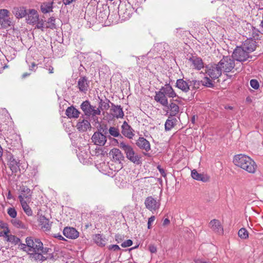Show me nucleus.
<instances>
[{
	"label": "nucleus",
	"mask_w": 263,
	"mask_h": 263,
	"mask_svg": "<svg viewBox=\"0 0 263 263\" xmlns=\"http://www.w3.org/2000/svg\"><path fill=\"white\" fill-rule=\"evenodd\" d=\"M119 140V142H118L119 146L124 152L126 158L134 164H141L142 163L141 156L137 154L130 145L123 141Z\"/></svg>",
	"instance_id": "obj_2"
},
{
	"label": "nucleus",
	"mask_w": 263,
	"mask_h": 263,
	"mask_svg": "<svg viewBox=\"0 0 263 263\" xmlns=\"http://www.w3.org/2000/svg\"><path fill=\"white\" fill-rule=\"evenodd\" d=\"M63 232L65 237L72 239L77 238L79 235V233L76 229L72 227L65 228Z\"/></svg>",
	"instance_id": "obj_18"
},
{
	"label": "nucleus",
	"mask_w": 263,
	"mask_h": 263,
	"mask_svg": "<svg viewBox=\"0 0 263 263\" xmlns=\"http://www.w3.org/2000/svg\"><path fill=\"white\" fill-rule=\"evenodd\" d=\"M238 236L241 239H247L249 237L248 232L245 228H241L238 232Z\"/></svg>",
	"instance_id": "obj_39"
},
{
	"label": "nucleus",
	"mask_w": 263,
	"mask_h": 263,
	"mask_svg": "<svg viewBox=\"0 0 263 263\" xmlns=\"http://www.w3.org/2000/svg\"><path fill=\"white\" fill-rule=\"evenodd\" d=\"M0 24L5 28L13 25V18L10 17V12L7 9H0Z\"/></svg>",
	"instance_id": "obj_5"
},
{
	"label": "nucleus",
	"mask_w": 263,
	"mask_h": 263,
	"mask_svg": "<svg viewBox=\"0 0 263 263\" xmlns=\"http://www.w3.org/2000/svg\"><path fill=\"white\" fill-rule=\"evenodd\" d=\"M51 6L50 4L49 5H42L41 7V9L42 10V12L44 13H46L49 12L51 10Z\"/></svg>",
	"instance_id": "obj_47"
},
{
	"label": "nucleus",
	"mask_w": 263,
	"mask_h": 263,
	"mask_svg": "<svg viewBox=\"0 0 263 263\" xmlns=\"http://www.w3.org/2000/svg\"><path fill=\"white\" fill-rule=\"evenodd\" d=\"M205 72L213 80L218 79L222 73L218 64L208 65L205 68Z\"/></svg>",
	"instance_id": "obj_9"
},
{
	"label": "nucleus",
	"mask_w": 263,
	"mask_h": 263,
	"mask_svg": "<svg viewBox=\"0 0 263 263\" xmlns=\"http://www.w3.org/2000/svg\"><path fill=\"white\" fill-rule=\"evenodd\" d=\"M250 85L253 88L255 89H257L259 87V83L258 81L254 79L251 80L250 81Z\"/></svg>",
	"instance_id": "obj_48"
},
{
	"label": "nucleus",
	"mask_w": 263,
	"mask_h": 263,
	"mask_svg": "<svg viewBox=\"0 0 263 263\" xmlns=\"http://www.w3.org/2000/svg\"><path fill=\"white\" fill-rule=\"evenodd\" d=\"M91 140L95 144L103 146L106 142V135L102 134L101 132H95L92 136Z\"/></svg>",
	"instance_id": "obj_13"
},
{
	"label": "nucleus",
	"mask_w": 263,
	"mask_h": 263,
	"mask_svg": "<svg viewBox=\"0 0 263 263\" xmlns=\"http://www.w3.org/2000/svg\"><path fill=\"white\" fill-rule=\"evenodd\" d=\"M20 195L18 196L20 201L27 200L30 201L32 192L26 186L22 185L20 186Z\"/></svg>",
	"instance_id": "obj_12"
},
{
	"label": "nucleus",
	"mask_w": 263,
	"mask_h": 263,
	"mask_svg": "<svg viewBox=\"0 0 263 263\" xmlns=\"http://www.w3.org/2000/svg\"><path fill=\"white\" fill-rule=\"evenodd\" d=\"M93 240L100 247L105 246L106 242V238L103 237L102 235L99 234L95 235L93 237Z\"/></svg>",
	"instance_id": "obj_33"
},
{
	"label": "nucleus",
	"mask_w": 263,
	"mask_h": 263,
	"mask_svg": "<svg viewBox=\"0 0 263 263\" xmlns=\"http://www.w3.org/2000/svg\"><path fill=\"white\" fill-rule=\"evenodd\" d=\"M108 132L109 134L115 137H119L121 139L120 140L122 141V139H123V137L120 134L117 128L114 127H110L108 129ZM119 139L117 140L115 139V140L118 143L119 142Z\"/></svg>",
	"instance_id": "obj_35"
},
{
	"label": "nucleus",
	"mask_w": 263,
	"mask_h": 263,
	"mask_svg": "<svg viewBox=\"0 0 263 263\" xmlns=\"http://www.w3.org/2000/svg\"><path fill=\"white\" fill-rule=\"evenodd\" d=\"M35 24H36V27L37 28L42 29L43 28V26H44V22H43V20H40L39 18L38 22H37Z\"/></svg>",
	"instance_id": "obj_52"
},
{
	"label": "nucleus",
	"mask_w": 263,
	"mask_h": 263,
	"mask_svg": "<svg viewBox=\"0 0 263 263\" xmlns=\"http://www.w3.org/2000/svg\"><path fill=\"white\" fill-rule=\"evenodd\" d=\"M158 169L159 170L161 175L163 177H165L166 175V174L165 173L164 170L163 168H161L160 166H158Z\"/></svg>",
	"instance_id": "obj_59"
},
{
	"label": "nucleus",
	"mask_w": 263,
	"mask_h": 263,
	"mask_svg": "<svg viewBox=\"0 0 263 263\" xmlns=\"http://www.w3.org/2000/svg\"><path fill=\"white\" fill-rule=\"evenodd\" d=\"M8 214L13 218L16 217L17 215V212L14 208H9L7 210Z\"/></svg>",
	"instance_id": "obj_45"
},
{
	"label": "nucleus",
	"mask_w": 263,
	"mask_h": 263,
	"mask_svg": "<svg viewBox=\"0 0 263 263\" xmlns=\"http://www.w3.org/2000/svg\"><path fill=\"white\" fill-rule=\"evenodd\" d=\"M190 87L193 86L195 89H197L201 84V81L193 80L189 81Z\"/></svg>",
	"instance_id": "obj_42"
},
{
	"label": "nucleus",
	"mask_w": 263,
	"mask_h": 263,
	"mask_svg": "<svg viewBox=\"0 0 263 263\" xmlns=\"http://www.w3.org/2000/svg\"><path fill=\"white\" fill-rule=\"evenodd\" d=\"M39 221L41 226V229L44 231H49L50 230L52 222H50L49 220L46 218L45 216H40Z\"/></svg>",
	"instance_id": "obj_20"
},
{
	"label": "nucleus",
	"mask_w": 263,
	"mask_h": 263,
	"mask_svg": "<svg viewBox=\"0 0 263 263\" xmlns=\"http://www.w3.org/2000/svg\"><path fill=\"white\" fill-rule=\"evenodd\" d=\"M54 237L58 238L60 240H65V238L60 234H58L54 236Z\"/></svg>",
	"instance_id": "obj_62"
},
{
	"label": "nucleus",
	"mask_w": 263,
	"mask_h": 263,
	"mask_svg": "<svg viewBox=\"0 0 263 263\" xmlns=\"http://www.w3.org/2000/svg\"><path fill=\"white\" fill-rule=\"evenodd\" d=\"M80 112L73 106L67 108L66 110V115H79Z\"/></svg>",
	"instance_id": "obj_36"
},
{
	"label": "nucleus",
	"mask_w": 263,
	"mask_h": 263,
	"mask_svg": "<svg viewBox=\"0 0 263 263\" xmlns=\"http://www.w3.org/2000/svg\"><path fill=\"white\" fill-rule=\"evenodd\" d=\"M1 113L3 115H6V114H8V111L5 108H4V109H2Z\"/></svg>",
	"instance_id": "obj_64"
},
{
	"label": "nucleus",
	"mask_w": 263,
	"mask_h": 263,
	"mask_svg": "<svg viewBox=\"0 0 263 263\" xmlns=\"http://www.w3.org/2000/svg\"><path fill=\"white\" fill-rule=\"evenodd\" d=\"M195 263H211V261L202 257H197L194 259Z\"/></svg>",
	"instance_id": "obj_46"
},
{
	"label": "nucleus",
	"mask_w": 263,
	"mask_h": 263,
	"mask_svg": "<svg viewBox=\"0 0 263 263\" xmlns=\"http://www.w3.org/2000/svg\"><path fill=\"white\" fill-rule=\"evenodd\" d=\"M115 239H116V240L119 243L120 242H121V241H122L123 240V238H122V236L120 235V234H117L115 236Z\"/></svg>",
	"instance_id": "obj_56"
},
{
	"label": "nucleus",
	"mask_w": 263,
	"mask_h": 263,
	"mask_svg": "<svg viewBox=\"0 0 263 263\" xmlns=\"http://www.w3.org/2000/svg\"><path fill=\"white\" fill-rule=\"evenodd\" d=\"M55 22V19L53 17H51L48 19V23H51L52 24H54Z\"/></svg>",
	"instance_id": "obj_63"
},
{
	"label": "nucleus",
	"mask_w": 263,
	"mask_h": 263,
	"mask_svg": "<svg viewBox=\"0 0 263 263\" xmlns=\"http://www.w3.org/2000/svg\"><path fill=\"white\" fill-rule=\"evenodd\" d=\"M98 132H101V134H104V135H107L108 133V129L107 125H104L103 124H100Z\"/></svg>",
	"instance_id": "obj_44"
},
{
	"label": "nucleus",
	"mask_w": 263,
	"mask_h": 263,
	"mask_svg": "<svg viewBox=\"0 0 263 263\" xmlns=\"http://www.w3.org/2000/svg\"><path fill=\"white\" fill-rule=\"evenodd\" d=\"M12 12L16 18L20 19L24 17L27 15V10L24 6L14 7Z\"/></svg>",
	"instance_id": "obj_19"
},
{
	"label": "nucleus",
	"mask_w": 263,
	"mask_h": 263,
	"mask_svg": "<svg viewBox=\"0 0 263 263\" xmlns=\"http://www.w3.org/2000/svg\"><path fill=\"white\" fill-rule=\"evenodd\" d=\"M74 1L75 0H63V3L65 5H69Z\"/></svg>",
	"instance_id": "obj_60"
},
{
	"label": "nucleus",
	"mask_w": 263,
	"mask_h": 263,
	"mask_svg": "<svg viewBox=\"0 0 263 263\" xmlns=\"http://www.w3.org/2000/svg\"><path fill=\"white\" fill-rule=\"evenodd\" d=\"M144 204L146 208L152 212L156 211L160 206V203L152 196L147 197L145 200Z\"/></svg>",
	"instance_id": "obj_11"
},
{
	"label": "nucleus",
	"mask_w": 263,
	"mask_h": 263,
	"mask_svg": "<svg viewBox=\"0 0 263 263\" xmlns=\"http://www.w3.org/2000/svg\"><path fill=\"white\" fill-rule=\"evenodd\" d=\"M122 134L127 138L129 139H132L134 136V134L132 132V127L127 123L126 121H124L122 126Z\"/></svg>",
	"instance_id": "obj_21"
},
{
	"label": "nucleus",
	"mask_w": 263,
	"mask_h": 263,
	"mask_svg": "<svg viewBox=\"0 0 263 263\" xmlns=\"http://www.w3.org/2000/svg\"><path fill=\"white\" fill-rule=\"evenodd\" d=\"M109 101L107 99H105L104 100L101 99L99 103V106L97 107V108H99L100 111V115L101 112L103 115H104L105 111L108 109L109 108Z\"/></svg>",
	"instance_id": "obj_29"
},
{
	"label": "nucleus",
	"mask_w": 263,
	"mask_h": 263,
	"mask_svg": "<svg viewBox=\"0 0 263 263\" xmlns=\"http://www.w3.org/2000/svg\"><path fill=\"white\" fill-rule=\"evenodd\" d=\"M191 176L194 179L203 182H207L209 180V177L206 175L198 173L196 170L192 171Z\"/></svg>",
	"instance_id": "obj_25"
},
{
	"label": "nucleus",
	"mask_w": 263,
	"mask_h": 263,
	"mask_svg": "<svg viewBox=\"0 0 263 263\" xmlns=\"http://www.w3.org/2000/svg\"><path fill=\"white\" fill-rule=\"evenodd\" d=\"M12 224L17 228L25 229L26 226L21 221L17 219H14L11 220Z\"/></svg>",
	"instance_id": "obj_37"
},
{
	"label": "nucleus",
	"mask_w": 263,
	"mask_h": 263,
	"mask_svg": "<svg viewBox=\"0 0 263 263\" xmlns=\"http://www.w3.org/2000/svg\"><path fill=\"white\" fill-rule=\"evenodd\" d=\"M109 154L112 156L115 162L122 164V162L124 161L125 158L123 154L119 149L116 148H112L110 150Z\"/></svg>",
	"instance_id": "obj_15"
},
{
	"label": "nucleus",
	"mask_w": 263,
	"mask_h": 263,
	"mask_svg": "<svg viewBox=\"0 0 263 263\" xmlns=\"http://www.w3.org/2000/svg\"><path fill=\"white\" fill-rule=\"evenodd\" d=\"M256 42L252 39H247L241 45L242 48L248 53L254 51L256 48Z\"/></svg>",
	"instance_id": "obj_16"
},
{
	"label": "nucleus",
	"mask_w": 263,
	"mask_h": 263,
	"mask_svg": "<svg viewBox=\"0 0 263 263\" xmlns=\"http://www.w3.org/2000/svg\"><path fill=\"white\" fill-rule=\"evenodd\" d=\"M148 250L152 253H155L157 252V247L153 245H151L148 246Z\"/></svg>",
	"instance_id": "obj_53"
},
{
	"label": "nucleus",
	"mask_w": 263,
	"mask_h": 263,
	"mask_svg": "<svg viewBox=\"0 0 263 263\" xmlns=\"http://www.w3.org/2000/svg\"><path fill=\"white\" fill-rule=\"evenodd\" d=\"M133 245V241L130 239H128L123 242H122L121 245V247L123 248H126L131 246Z\"/></svg>",
	"instance_id": "obj_49"
},
{
	"label": "nucleus",
	"mask_w": 263,
	"mask_h": 263,
	"mask_svg": "<svg viewBox=\"0 0 263 263\" xmlns=\"http://www.w3.org/2000/svg\"><path fill=\"white\" fill-rule=\"evenodd\" d=\"M125 12H124L123 13L122 17L123 18V19L125 20V19L129 18V17H130V16H129L130 13L127 12V9H125ZM122 11H123L122 8L121 7H119V11H118L119 14V15H122Z\"/></svg>",
	"instance_id": "obj_43"
},
{
	"label": "nucleus",
	"mask_w": 263,
	"mask_h": 263,
	"mask_svg": "<svg viewBox=\"0 0 263 263\" xmlns=\"http://www.w3.org/2000/svg\"><path fill=\"white\" fill-rule=\"evenodd\" d=\"M232 56L235 60L240 62L246 61L250 57L249 53L242 46L237 47L234 50Z\"/></svg>",
	"instance_id": "obj_7"
},
{
	"label": "nucleus",
	"mask_w": 263,
	"mask_h": 263,
	"mask_svg": "<svg viewBox=\"0 0 263 263\" xmlns=\"http://www.w3.org/2000/svg\"><path fill=\"white\" fill-rule=\"evenodd\" d=\"M233 163L235 165L250 173H254L257 167L254 161L250 157L243 154L235 155L233 158Z\"/></svg>",
	"instance_id": "obj_1"
},
{
	"label": "nucleus",
	"mask_w": 263,
	"mask_h": 263,
	"mask_svg": "<svg viewBox=\"0 0 263 263\" xmlns=\"http://www.w3.org/2000/svg\"><path fill=\"white\" fill-rule=\"evenodd\" d=\"M248 27H250L252 29V32H250V35H251L253 37H255L256 35L258 34V31L256 30L253 27H252L251 24L248 25Z\"/></svg>",
	"instance_id": "obj_50"
},
{
	"label": "nucleus",
	"mask_w": 263,
	"mask_h": 263,
	"mask_svg": "<svg viewBox=\"0 0 263 263\" xmlns=\"http://www.w3.org/2000/svg\"><path fill=\"white\" fill-rule=\"evenodd\" d=\"M26 22L30 25L36 24L39 21V15L38 12L35 9H29L27 12Z\"/></svg>",
	"instance_id": "obj_14"
},
{
	"label": "nucleus",
	"mask_w": 263,
	"mask_h": 263,
	"mask_svg": "<svg viewBox=\"0 0 263 263\" xmlns=\"http://www.w3.org/2000/svg\"><path fill=\"white\" fill-rule=\"evenodd\" d=\"M20 162L16 161L13 157H11L9 160V167L12 173H16L20 171Z\"/></svg>",
	"instance_id": "obj_30"
},
{
	"label": "nucleus",
	"mask_w": 263,
	"mask_h": 263,
	"mask_svg": "<svg viewBox=\"0 0 263 263\" xmlns=\"http://www.w3.org/2000/svg\"><path fill=\"white\" fill-rule=\"evenodd\" d=\"M155 220V216H152L151 217H149L148 219V222H147V228L148 229H150L152 228L151 224L154 222V221Z\"/></svg>",
	"instance_id": "obj_51"
},
{
	"label": "nucleus",
	"mask_w": 263,
	"mask_h": 263,
	"mask_svg": "<svg viewBox=\"0 0 263 263\" xmlns=\"http://www.w3.org/2000/svg\"><path fill=\"white\" fill-rule=\"evenodd\" d=\"M30 255V258L35 261L42 262L48 258H52L53 256L50 252H45L44 250H42L38 252H30L28 253Z\"/></svg>",
	"instance_id": "obj_8"
},
{
	"label": "nucleus",
	"mask_w": 263,
	"mask_h": 263,
	"mask_svg": "<svg viewBox=\"0 0 263 263\" xmlns=\"http://www.w3.org/2000/svg\"><path fill=\"white\" fill-rule=\"evenodd\" d=\"M108 249L109 250H113L115 251H118V250H120V248L119 247V246H118L117 245H111L109 246Z\"/></svg>",
	"instance_id": "obj_54"
},
{
	"label": "nucleus",
	"mask_w": 263,
	"mask_h": 263,
	"mask_svg": "<svg viewBox=\"0 0 263 263\" xmlns=\"http://www.w3.org/2000/svg\"><path fill=\"white\" fill-rule=\"evenodd\" d=\"M155 100L162 104L163 106H166L168 104L167 97L165 95L160 89L159 91L156 92L155 96Z\"/></svg>",
	"instance_id": "obj_22"
},
{
	"label": "nucleus",
	"mask_w": 263,
	"mask_h": 263,
	"mask_svg": "<svg viewBox=\"0 0 263 263\" xmlns=\"http://www.w3.org/2000/svg\"><path fill=\"white\" fill-rule=\"evenodd\" d=\"M189 62L195 69L199 70L203 67V64L202 60L199 58L193 57L189 59Z\"/></svg>",
	"instance_id": "obj_28"
},
{
	"label": "nucleus",
	"mask_w": 263,
	"mask_h": 263,
	"mask_svg": "<svg viewBox=\"0 0 263 263\" xmlns=\"http://www.w3.org/2000/svg\"><path fill=\"white\" fill-rule=\"evenodd\" d=\"M136 145L141 149L148 152L151 149L149 142L143 137H139L136 142Z\"/></svg>",
	"instance_id": "obj_23"
},
{
	"label": "nucleus",
	"mask_w": 263,
	"mask_h": 263,
	"mask_svg": "<svg viewBox=\"0 0 263 263\" xmlns=\"http://www.w3.org/2000/svg\"><path fill=\"white\" fill-rule=\"evenodd\" d=\"M110 115H124L122 108L120 105H115L111 104L110 109Z\"/></svg>",
	"instance_id": "obj_31"
},
{
	"label": "nucleus",
	"mask_w": 263,
	"mask_h": 263,
	"mask_svg": "<svg viewBox=\"0 0 263 263\" xmlns=\"http://www.w3.org/2000/svg\"><path fill=\"white\" fill-rule=\"evenodd\" d=\"M26 243L27 246V252H38L44 250L45 252H51V249L47 247H44L43 243L37 238H34L32 237H27L26 238Z\"/></svg>",
	"instance_id": "obj_3"
},
{
	"label": "nucleus",
	"mask_w": 263,
	"mask_h": 263,
	"mask_svg": "<svg viewBox=\"0 0 263 263\" xmlns=\"http://www.w3.org/2000/svg\"><path fill=\"white\" fill-rule=\"evenodd\" d=\"M217 64L221 71L224 72L232 71L235 66L234 59L229 56H224Z\"/></svg>",
	"instance_id": "obj_4"
},
{
	"label": "nucleus",
	"mask_w": 263,
	"mask_h": 263,
	"mask_svg": "<svg viewBox=\"0 0 263 263\" xmlns=\"http://www.w3.org/2000/svg\"><path fill=\"white\" fill-rule=\"evenodd\" d=\"M21 205L24 210V212L28 216H31L32 215V211L31 208L28 205L27 202H29L30 201H28L27 200H21L20 201Z\"/></svg>",
	"instance_id": "obj_34"
},
{
	"label": "nucleus",
	"mask_w": 263,
	"mask_h": 263,
	"mask_svg": "<svg viewBox=\"0 0 263 263\" xmlns=\"http://www.w3.org/2000/svg\"><path fill=\"white\" fill-rule=\"evenodd\" d=\"M209 226L215 233L218 234H223V228L218 220L215 219L212 220L210 222Z\"/></svg>",
	"instance_id": "obj_17"
},
{
	"label": "nucleus",
	"mask_w": 263,
	"mask_h": 263,
	"mask_svg": "<svg viewBox=\"0 0 263 263\" xmlns=\"http://www.w3.org/2000/svg\"><path fill=\"white\" fill-rule=\"evenodd\" d=\"M170 223V220L168 218H165L163 221L162 226L164 227L168 225Z\"/></svg>",
	"instance_id": "obj_57"
},
{
	"label": "nucleus",
	"mask_w": 263,
	"mask_h": 263,
	"mask_svg": "<svg viewBox=\"0 0 263 263\" xmlns=\"http://www.w3.org/2000/svg\"><path fill=\"white\" fill-rule=\"evenodd\" d=\"M169 109L172 114L170 115H175L179 111L178 106L174 103H172L170 105Z\"/></svg>",
	"instance_id": "obj_40"
},
{
	"label": "nucleus",
	"mask_w": 263,
	"mask_h": 263,
	"mask_svg": "<svg viewBox=\"0 0 263 263\" xmlns=\"http://www.w3.org/2000/svg\"><path fill=\"white\" fill-rule=\"evenodd\" d=\"M77 129L80 132H85L88 129L91 128V125L89 122L84 119H79V121L77 122L76 125Z\"/></svg>",
	"instance_id": "obj_24"
},
{
	"label": "nucleus",
	"mask_w": 263,
	"mask_h": 263,
	"mask_svg": "<svg viewBox=\"0 0 263 263\" xmlns=\"http://www.w3.org/2000/svg\"><path fill=\"white\" fill-rule=\"evenodd\" d=\"M0 229H4V233L6 235V236L8 237L7 240L11 241L10 239L9 236L8 235V233L9 232V230L7 227V224L6 223H4L2 220H0Z\"/></svg>",
	"instance_id": "obj_38"
},
{
	"label": "nucleus",
	"mask_w": 263,
	"mask_h": 263,
	"mask_svg": "<svg viewBox=\"0 0 263 263\" xmlns=\"http://www.w3.org/2000/svg\"><path fill=\"white\" fill-rule=\"evenodd\" d=\"M177 122L176 119L174 118V116H168V119L166 120L165 123V130H171Z\"/></svg>",
	"instance_id": "obj_32"
},
{
	"label": "nucleus",
	"mask_w": 263,
	"mask_h": 263,
	"mask_svg": "<svg viewBox=\"0 0 263 263\" xmlns=\"http://www.w3.org/2000/svg\"><path fill=\"white\" fill-rule=\"evenodd\" d=\"M36 68V65L34 63H32L31 65L29 66V70L34 71Z\"/></svg>",
	"instance_id": "obj_58"
},
{
	"label": "nucleus",
	"mask_w": 263,
	"mask_h": 263,
	"mask_svg": "<svg viewBox=\"0 0 263 263\" xmlns=\"http://www.w3.org/2000/svg\"><path fill=\"white\" fill-rule=\"evenodd\" d=\"M201 85L208 87H213L214 86L212 81L208 77H205L201 81Z\"/></svg>",
	"instance_id": "obj_41"
},
{
	"label": "nucleus",
	"mask_w": 263,
	"mask_h": 263,
	"mask_svg": "<svg viewBox=\"0 0 263 263\" xmlns=\"http://www.w3.org/2000/svg\"><path fill=\"white\" fill-rule=\"evenodd\" d=\"M160 89L166 97L172 98L176 97V92L169 84L165 85L164 86L162 87Z\"/></svg>",
	"instance_id": "obj_26"
},
{
	"label": "nucleus",
	"mask_w": 263,
	"mask_h": 263,
	"mask_svg": "<svg viewBox=\"0 0 263 263\" xmlns=\"http://www.w3.org/2000/svg\"><path fill=\"white\" fill-rule=\"evenodd\" d=\"M176 86L182 91L187 92L190 89L189 81L188 82L183 79H178L176 82Z\"/></svg>",
	"instance_id": "obj_27"
},
{
	"label": "nucleus",
	"mask_w": 263,
	"mask_h": 263,
	"mask_svg": "<svg viewBox=\"0 0 263 263\" xmlns=\"http://www.w3.org/2000/svg\"><path fill=\"white\" fill-rule=\"evenodd\" d=\"M196 120V116H192L191 119V124H194Z\"/></svg>",
	"instance_id": "obj_61"
},
{
	"label": "nucleus",
	"mask_w": 263,
	"mask_h": 263,
	"mask_svg": "<svg viewBox=\"0 0 263 263\" xmlns=\"http://www.w3.org/2000/svg\"><path fill=\"white\" fill-rule=\"evenodd\" d=\"M19 247L21 249V250H23V251H26L27 252V243L26 244H24V243H20L19 245Z\"/></svg>",
	"instance_id": "obj_55"
},
{
	"label": "nucleus",
	"mask_w": 263,
	"mask_h": 263,
	"mask_svg": "<svg viewBox=\"0 0 263 263\" xmlns=\"http://www.w3.org/2000/svg\"><path fill=\"white\" fill-rule=\"evenodd\" d=\"M89 81L86 77H81L78 80L77 87L80 92L86 94L89 89Z\"/></svg>",
	"instance_id": "obj_10"
},
{
	"label": "nucleus",
	"mask_w": 263,
	"mask_h": 263,
	"mask_svg": "<svg viewBox=\"0 0 263 263\" xmlns=\"http://www.w3.org/2000/svg\"><path fill=\"white\" fill-rule=\"evenodd\" d=\"M80 108L84 115H100L99 108H97L96 106L92 105L88 100L83 102Z\"/></svg>",
	"instance_id": "obj_6"
}]
</instances>
